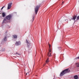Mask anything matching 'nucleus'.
I'll list each match as a JSON object with an SVG mask.
<instances>
[{
  "label": "nucleus",
  "instance_id": "11",
  "mask_svg": "<svg viewBox=\"0 0 79 79\" xmlns=\"http://www.w3.org/2000/svg\"><path fill=\"white\" fill-rule=\"evenodd\" d=\"M76 66L77 67H79V63H76Z\"/></svg>",
  "mask_w": 79,
  "mask_h": 79
},
{
  "label": "nucleus",
  "instance_id": "6",
  "mask_svg": "<svg viewBox=\"0 0 79 79\" xmlns=\"http://www.w3.org/2000/svg\"><path fill=\"white\" fill-rule=\"evenodd\" d=\"M15 45L17 46L20 45H21V42L20 41L16 42Z\"/></svg>",
  "mask_w": 79,
  "mask_h": 79
},
{
  "label": "nucleus",
  "instance_id": "9",
  "mask_svg": "<svg viewBox=\"0 0 79 79\" xmlns=\"http://www.w3.org/2000/svg\"><path fill=\"white\" fill-rule=\"evenodd\" d=\"M13 38L14 39H17V35H13Z\"/></svg>",
  "mask_w": 79,
  "mask_h": 79
},
{
  "label": "nucleus",
  "instance_id": "17",
  "mask_svg": "<svg viewBox=\"0 0 79 79\" xmlns=\"http://www.w3.org/2000/svg\"><path fill=\"white\" fill-rule=\"evenodd\" d=\"M16 54L17 55H20V54L18 52H16Z\"/></svg>",
  "mask_w": 79,
  "mask_h": 79
},
{
  "label": "nucleus",
  "instance_id": "3",
  "mask_svg": "<svg viewBox=\"0 0 79 79\" xmlns=\"http://www.w3.org/2000/svg\"><path fill=\"white\" fill-rule=\"evenodd\" d=\"M40 6H36L35 9V15H37V12L38 11V10H39V8Z\"/></svg>",
  "mask_w": 79,
  "mask_h": 79
},
{
  "label": "nucleus",
  "instance_id": "20",
  "mask_svg": "<svg viewBox=\"0 0 79 79\" xmlns=\"http://www.w3.org/2000/svg\"><path fill=\"white\" fill-rule=\"evenodd\" d=\"M26 41L27 44H29V42H28V41H27V40H26Z\"/></svg>",
  "mask_w": 79,
  "mask_h": 79
},
{
  "label": "nucleus",
  "instance_id": "13",
  "mask_svg": "<svg viewBox=\"0 0 79 79\" xmlns=\"http://www.w3.org/2000/svg\"><path fill=\"white\" fill-rule=\"evenodd\" d=\"M2 17H5V14L4 13H2Z\"/></svg>",
  "mask_w": 79,
  "mask_h": 79
},
{
  "label": "nucleus",
  "instance_id": "28",
  "mask_svg": "<svg viewBox=\"0 0 79 79\" xmlns=\"http://www.w3.org/2000/svg\"><path fill=\"white\" fill-rule=\"evenodd\" d=\"M67 21H68V20H67Z\"/></svg>",
  "mask_w": 79,
  "mask_h": 79
},
{
  "label": "nucleus",
  "instance_id": "26",
  "mask_svg": "<svg viewBox=\"0 0 79 79\" xmlns=\"http://www.w3.org/2000/svg\"><path fill=\"white\" fill-rule=\"evenodd\" d=\"M29 47L31 46V45H29Z\"/></svg>",
  "mask_w": 79,
  "mask_h": 79
},
{
  "label": "nucleus",
  "instance_id": "25",
  "mask_svg": "<svg viewBox=\"0 0 79 79\" xmlns=\"http://www.w3.org/2000/svg\"><path fill=\"white\" fill-rule=\"evenodd\" d=\"M28 74H29V73H27L26 75H27Z\"/></svg>",
  "mask_w": 79,
  "mask_h": 79
},
{
  "label": "nucleus",
  "instance_id": "19",
  "mask_svg": "<svg viewBox=\"0 0 79 79\" xmlns=\"http://www.w3.org/2000/svg\"><path fill=\"white\" fill-rule=\"evenodd\" d=\"M34 17H35V16L34 15H33V19H32L33 20H34Z\"/></svg>",
  "mask_w": 79,
  "mask_h": 79
},
{
  "label": "nucleus",
  "instance_id": "8",
  "mask_svg": "<svg viewBox=\"0 0 79 79\" xmlns=\"http://www.w3.org/2000/svg\"><path fill=\"white\" fill-rule=\"evenodd\" d=\"M77 17V16L76 15H75L74 16H73V19H74L75 20L76 19V18Z\"/></svg>",
  "mask_w": 79,
  "mask_h": 79
},
{
  "label": "nucleus",
  "instance_id": "16",
  "mask_svg": "<svg viewBox=\"0 0 79 79\" xmlns=\"http://www.w3.org/2000/svg\"><path fill=\"white\" fill-rule=\"evenodd\" d=\"M58 49H59V50H61V47H58Z\"/></svg>",
  "mask_w": 79,
  "mask_h": 79
},
{
  "label": "nucleus",
  "instance_id": "1",
  "mask_svg": "<svg viewBox=\"0 0 79 79\" xmlns=\"http://www.w3.org/2000/svg\"><path fill=\"white\" fill-rule=\"evenodd\" d=\"M12 18V16L10 15L6 16V19H5L3 21V23H7L8 22L7 21V20H10V19H11Z\"/></svg>",
  "mask_w": 79,
  "mask_h": 79
},
{
  "label": "nucleus",
  "instance_id": "2",
  "mask_svg": "<svg viewBox=\"0 0 79 79\" xmlns=\"http://www.w3.org/2000/svg\"><path fill=\"white\" fill-rule=\"evenodd\" d=\"M70 71H71L70 70H69V69H67L64 70L60 73V76H63L64 74H66V73H69Z\"/></svg>",
  "mask_w": 79,
  "mask_h": 79
},
{
  "label": "nucleus",
  "instance_id": "27",
  "mask_svg": "<svg viewBox=\"0 0 79 79\" xmlns=\"http://www.w3.org/2000/svg\"><path fill=\"white\" fill-rule=\"evenodd\" d=\"M66 20H67V19L65 20V21H66Z\"/></svg>",
  "mask_w": 79,
  "mask_h": 79
},
{
  "label": "nucleus",
  "instance_id": "22",
  "mask_svg": "<svg viewBox=\"0 0 79 79\" xmlns=\"http://www.w3.org/2000/svg\"><path fill=\"white\" fill-rule=\"evenodd\" d=\"M31 51H32V50H31V51H30V50L29 49L28 50V52H31Z\"/></svg>",
  "mask_w": 79,
  "mask_h": 79
},
{
  "label": "nucleus",
  "instance_id": "7",
  "mask_svg": "<svg viewBox=\"0 0 79 79\" xmlns=\"http://www.w3.org/2000/svg\"><path fill=\"white\" fill-rule=\"evenodd\" d=\"M6 36H7V35H6L4 38H3V40L4 41H6V40H7V38H6Z\"/></svg>",
  "mask_w": 79,
  "mask_h": 79
},
{
  "label": "nucleus",
  "instance_id": "18",
  "mask_svg": "<svg viewBox=\"0 0 79 79\" xmlns=\"http://www.w3.org/2000/svg\"><path fill=\"white\" fill-rule=\"evenodd\" d=\"M5 6H3L2 8H1V10H2V9H3V8H4V7H5Z\"/></svg>",
  "mask_w": 79,
  "mask_h": 79
},
{
  "label": "nucleus",
  "instance_id": "10",
  "mask_svg": "<svg viewBox=\"0 0 79 79\" xmlns=\"http://www.w3.org/2000/svg\"><path fill=\"white\" fill-rule=\"evenodd\" d=\"M48 63H49V59H47V60L46 61V64H48Z\"/></svg>",
  "mask_w": 79,
  "mask_h": 79
},
{
  "label": "nucleus",
  "instance_id": "5",
  "mask_svg": "<svg viewBox=\"0 0 79 79\" xmlns=\"http://www.w3.org/2000/svg\"><path fill=\"white\" fill-rule=\"evenodd\" d=\"M12 5V3H10L9 4H8V7H7V9L8 10H10L11 7V5Z\"/></svg>",
  "mask_w": 79,
  "mask_h": 79
},
{
  "label": "nucleus",
  "instance_id": "24",
  "mask_svg": "<svg viewBox=\"0 0 79 79\" xmlns=\"http://www.w3.org/2000/svg\"><path fill=\"white\" fill-rule=\"evenodd\" d=\"M64 2L63 1V2H62V4H64Z\"/></svg>",
  "mask_w": 79,
  "mask_h": 79
},
{
  "label": "nucleus",
  "instance_id": "4",
  "mask_svg": "<svg viewBox=\"0 0 79 79\" xmlns=\"http://www.w3.org/2000/svg\"><path fill=\"white\" fill-rule=\"evenodd\" d=\"M48 56H52V49H50V50H49V51L48 52Z\"/></svg>",
  "mask_w": 79,
  "mask_h": 79
},
{
  "label": "nucleus",
  "instance_id": "23",
  "mask_svg": "<svg viewBox=\"0 0 79 79\" xmlns=\"http://www.w3.org/2000/svg\"><path fill=\"white\" fill-rule=\"evenodd\" d=\"M9 36H7V37H10V34H9Z\"/></svg>",
  "mask_w": 79,
  "mask_h": 79
},
{
  "label": "nucleus",
  "instance_id": "12",
  "mask_svg": "<svg viewBox=\"0 0 79 79\" xmlns=\"http://www.w3.org/2000/svg\"><path fill=\"white\" fill-rule=\"evenodd\" d=\"M74 78L75 79H78V76H77V75H75L74 76Z\"/></svg>",
  "mask_w": 79,
  "mask_h": 79
},
{
  "label": "nucleus",
  "instance_id": "21",
  "mask_svg": "<svg viewBox=\"0 0 79 79\" xmlns=\"http://www.w3.org/2000/svg\"><path fill=\"white\" fill-rule=\"evenodd\" d=\"M2 11H0V14H2Z\"/></svg>",
  "mask_w": 79,
  "mask_h": 79
},
{
  "label": "nucleus",
  "instance_id": "14",
  "mask_svg": "<svg viewBox=\"0 0 79 79\" xmlns=\"http://www.w3.org/2000/svg\"><path fill=\"white\" fill-rule=\"evenodd\" d=\"M49 50H50V49L51 50H52V49H51V48H50V47H51V45H50V44H49Z\"/></svg>",
  "mask_w": 79,
  "mask_h": 79
},
{
  "label": "nucleus",
  "instance_id": "15",
  "mask_svg": "<svg viewBox=\"0 0 79 79\" xmlns=\"http://www.w3.org/2000/svg\"><path fill=\"white\" fill-rule=\"evenodd\" d=\"M79 15L78 16L77 18V20H79Z\"/></svg>",
  "mask_w": 79,
  "mask_h": 79
}]
</instances>
